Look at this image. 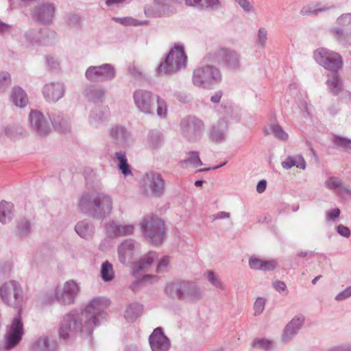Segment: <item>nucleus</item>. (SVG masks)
<instances>
[{
	"instance_id": "nucleus-53",
	"label": "nucleus",
	"mask_w": 351,
	"mask_h": 351,
	"mask_svg": "<svg viewBox=\"0 0 351 351\" xmlns=\"http://www.w3.org/2000/svg\"><path fill=\"white\" fill-rule=\"evenodd\" d=\"M263 262V260L253 256L249 259V266L252 269L261 270Z\"/></svg>"
},
{
	"instance_id": "nucleus-26",
	"label": "nucleus",
	"mask_w": 351,
	"mask_h": 351,
	"mask_svg": "<svg viewBox=\"0 0 351 351\" xmlns=\"http://www.w3.org/2000/svg\"><path fill=\"white\" fill-rule=\"evenodd\" d=\"M136 243L133 239H126L118 247L119 261L125 264L128 258H130L136 247Z\"/></svg>"
},
{
	"instance_id": "nucleus-7",
	"label": "nucleus",
	"mask_w": 351,
	"mask_h": 351,
	"mask_svg": "<svg viewBox=\"0 0 351 351\" xmlns=\"http://www.w3.org/2000/svg\"><path fill=\"white\" fill-rule=\"evenodd\" d=\"M144 237L154 245H160L165 237V223L158 217H145L141 223Z\"/></svg>"
},
{
	"instance_id": "nucleus-29",
	"label": "nucleus",
	"mask_w": 351,
	"mask_h": 351,
	"mask_svg": "<svg viewBox=\"0 0 351 351\" xmlns=\"http://www.w3.org/2000/svg\"><path fill=\"white\" fill-rule=\"evenodd\" d=\"M146 141L149 148L152 150H157L163 145L165 138L162 132L153 129L148 132Z\"/></svg>"
},
{
	"instance_id": "nucleus-48",
	"label": "nucleus",
	"mask_w": 351,
	"mask_h": 351,
	"mask_svg": "<svg viewBox=\"0 0 351 351\" xmlns=\"http://www.w3.org/2000/svg\"><path fill=\"white\" fill-rule=\"evenodd\" d=\"M156 104L157 105V114L160 117H165L167 114V104L165 101L157 95Z\"/></svg>"
},
{
	"instance_id": "nucleus-3",
	"label": "nucleus",
	"mask_w": 351,
	"mask_h": 351,
	"mask_svg": "<svg viewBox=\"0 0 351 351\" xmlns=\"http://www.w3.org/2000/svg\"><path fill=\"white\" fill-rule=\"evenodd\" d=\"M187 56L184 46L176 44L156 69L158 75H171L186 66Z\"/></svg>"
},
{
	"instance_id": "nucleus-55",
	"label": "nucleus",
	"mask_w": 351,
	"mask_h": 351,
	"mask_svg": "<svg viewBox=\"0 0 351 351\" xmlns=\"http://www.w3.org/2000/svg\"><path fill=\"white\" fill-rule=\"evenodd\" d=\"M337 23L341 26H348L351 25V13L343 14L337 19Z\"/></svg>"
},
{
	"instance_id": "nucleus-9",
	"label": "nucleus",
	"mask_w": 351,
	"mask_h": 351,
	"mask_svg": "<svg viewBox=\"0 0 351 351\" xmlns=\"http://www.w3.org/2000/svg\"><path fill=\"white\" fill-rule=\"evenodd\" d=\"M24 335V328L20 310L8 327L4 337L3 350L9 351L16 347L21 341Z\"/></svg>"
},
{
	"instance_id": "nucleus-60",
	"label": "nucleus",
	"mask_w": 351,
	"mask_h": 351,
	"mask_svg": "<svg viewBox=\"0 0 351 351\" xmlns=\"http://www.w3.org/2000/svg\"><path fill=\"white\" fill-rule=\"evenodd\" d=\"M4 133L8 137L13 138L19 134V128L14 125H8L4 128Z\"/></svg>"
},
{
	"instance_id": "nucleus-1",
	"label": "nucleus",
	"mask_w": 351,
	"mask_h": 351,
	"mask_svg": "<svg viewBox=\"0 0 351 351\" xmlns=\"http://www.w3.org/2000/svg\"><path fill=\"white\" fill-rule=\"evenodd\" d=\"M110 304L108 299L97 297L92 299L80 313L76 311L67 313L60 325V337L67 339L77 334L90 335L94 328L106 319V309Z\"/></svg>"
},
{
	"instance_id": "nucleus-39",
	"label": "nucleus",
	"mask_w": 351,
	"mask_h": 351,
	"mask_svg": "<svg viewBox=\"0 0 351 351\" xmlns=\"http://www.w3.org/2000/svg\"><path fill=\"white\" fill-rule=\"evenodd\" d=\"M115 158L119 161L118 169L124 176L132 175L130 165L128 162L125 152L121 150L115 152Z\"/></svg>"
},
{
	"instance_id": "nucleus-37",
	"label": "nucleus",
	"mask_w": 351,
	"mask_h": 351,
	"mask_svg": "<svg viewBox=\"0 0 351 351\" xmlns=\"http://www.w3.org/2000/svg\"><path fill=\"white\" fill-rule=\"evenodd\" d=\"M14 217L13 204L6 201L0 203V222L5 224Z\"/></svg>"
},
{
	"instance_id": "nucleus-24",
	"label": "nucleus",
	"mask_w": 351,
	"mask_h": 351,
	"mask_svg": "<svg viewBox=\"0 0 351 351\" xmlns=\"http://www.w3.org/2000/svg\"><path fill=\"white\" fill-rule=\"evenodd\" d=\"M182 293L180 300L195 302L201 299L202 291L200 288L193 282H182Z\"/></svg>"
},
{
	"instance_id": "nucleus-61",
	"label": "nucleus",
	"mask_w": 351,
	"mask_h": 351,
	"mask_svg": "<svg viewBox=\"0 0 351 351\" xmlns=\"http://www.w3.org/2000/svg\"><path fill=\"white\" fill-rule=\"evenodd\" d=\"M169 264V257L164 256L158 263L156 268L157 272H164L167 271V269Z\"/></svg>"
},
{
	"instance_id": "nucleus-14",
	"label": "nucleus",
	"mask_w": 351,
	"mask_h": 351,
	"mask_svg": "<svg viewBox=\"0 0 351 351\" xmlns=\"http://www.w3.org/2000/svg\"><path fill=\"white\" fill-rule=\"evenodd\" d=\"M182 135L191 142L200 139L204 128L203 122L195 117H187L180 123Z\"/></svg>"
},
{
	"instance_id": "nucleus-5",
	"label": "nucleus",
	"mask_w": 351,
	"mask_h": 351,
	"mask_svg": "<svg viewBox=\"0 0 351 351\" xmlns=\"http://www.w3.org/2000/svg\"><path fill=\"white\" fill-rule=\"evenodd\" d=\"M192 80L195 86L210 89L221 82L222 75L217 66L207 64L193 71Z\"/></svg>"
},
{
	"instance_id": "nucleus-34",
	"label": "nucleus",
	"mask_w": 351,
	"mask_h": 351,
	"mask_svg": "<svg viewBox=\"0 0 351 351\" xmlns=\"http://www.w3.org/2000/svg\"><path fill=\"white\" fill-rule=\"evenodd\" d=\"M75 230L82 238L88 239L93 235L95 228L91 222L83 220L75 225Z\"/></svg>"
},
{
	"instance_id": "nucleus-19",
	"label": "nucleus",
	"mask_w": 351,
	"mask_h": 351,
	"mask_svg": "<svg viewBox=\"0 0 351 351\" xmlns=\"http://www.w3.org/2000/svg\"><path fill=\"white\" fill-rule=\"evenodd\" d=\"M149 343L152 351H168L171 345L170 340L160 327L154 330L149 337Z\"/></svg>"
},
{
	"instance_id": "nucleus-47",
	"label": "nucleus",
	"mask_w": 351,
	"mask_h": 351,
	"mask_svg": "<svg viewBox=\"0 0 351 351\" xmlns=\"http://www.w3.org/2000/svg\"><path fill=\"white\" fill-rule=\"evenodd\" d=\"M271 131L274 135L280 140L287 141L288 139V134L282 129V128L278 125H271Z\"/></svg>"
},
{
	"instance_id": "nucleus-38",
	"label": "nucleus",
	"mask_w": 351,
	"mask_h": 351,
	"mask_svg": "<svg viewBox=\"0 0 351 351\" xmlns=\"http://www.w3.org/2000/svg\"><path fill=\"white\" fill-rule=\"evenodd\" d=\"M85 95L89 100L99 102L104 98L105 90L101 86L91 85L86 89Z\"/></svg>"
},
{
	"instance_id": "nucleus-6",
	"label": "nucleus",
	"mask_w": 351,
	"mask_h": 351,
	"mask_svg": "<svg viewBox=\"0 0 351 351\" xmlns=\"http://www.w3.org/2000/svg\"><path fill=\"white\" fill-rule=\"evenodd\" d=\"M17 4L22 8L32 10V19L42 24H49L53 19L55 5L53 3H39L36 0H17Z\"/></svg>"
},
{
	"instance_id": "nucleus-13",
	"label": "nucleus",
	"mask_w": 351,
	"mask_h": 351,
	"mask_svg": "<svg viewBox=\"0 0 351 351\" xmlns=\"http://www.w3.org/2000/svg\"><path fill=\"white\" fill-rule=\"evenodd\" d=\"M115 76L116 70L114 66L108 63L99 66H90L85 72L86 78L92 82L111 81Z\"/></svg>"
},
{
	"instance_id": "nucleus-31",
	"label": "nucleus",
	"mask_w": 351,
	"mask_h": 351,
	"mask_svg": "<svg viewBox=\"0 0 351 351\" xmlns=\"http://www.w3.org/2000/svg\"><path fill=\"white\" fill-rule=\"evenodd\" d=\"M56 343L46 336L39 337L32 346V351H56Z\"/></svg>"
},
{
	"instance_id": "nucleus-43",
	"label": "nucleus",
	"mask_w": 351,
	"mask_h": 351,
	"mask_svg": "<svg viewBox=\"0 0 351 351\" xmlns=\"http://www.w3.org/2000/svg\"><path fill=\"white\" fill-rule=\"evenodd\" d=\"M334 32L340 43L343 45H351V30L346 32L339 28H335Z\"/></svg>"
},
{
	"instance_id": "nucleus-46",
	"label": "nucleus",
	"mask_w": 351,
	"mask_h": 351,
	"mask_svg": "<svg viewBox=\"0 0 351 351\" xmlns=\"http://www.w3.org/2000/svg\"><path fill=\"white\" fill-rule=\"evenodd\" d=\"M11 83L10 75L7 72L0 73V93L5 92Z\"/></svg>"
},
{
	"instance_id": "nucleus-25",
	"label": "nucleus",
	"mask_w": 351,
	"mask_h": 351,
	"mask_svg": "<svg viewBox=\"0 0 351 351\" xmlns=\"http://www.w3.org/2000/svg\"><path fill=\"white\" fill-rule=\"evenodd\" d=\"M48 116L51 125L56 130L64 134L70 132L69 119L63 113L58 110H53L49 112Z\"/></svg>"
},
{
	"instance_id": "nucleus-18",
	"label": "nucleus",
	"mask_w": 351,
	"mask_h": 351,
	"mask_svg": "<svg viewBox=\"0 0 351 351\" xmlns=\"http://www.w3.org/2000/svg\"><path fill=\"white\" fill-rule=\"evenodd\" d=\"M30 127L40 136H46L51 132L50 124L43 114L37 110H32L28 117Z\"/></svg>"
},
{
	"instance_id": "nucleus-59",
	"label": "nucleus",
	"mask_w": 351,
	"mask_h": 351,
	"mask_svg": "<svg viewBox=\"0 0 351 351\" xmlns=\"http://www.w3.org/2000/svg\"><path fill=\"white\" fill-rule=\"evenodd\" d=\"M128 72L130 74L137 80H141L143 77L141 71L135 65H130L128 66Z\"/></svg>"
},
{
	"instance_id": "nucleus-33",
	"label": "nucleus",
	"mask_w": 351,
	"mask_h": 351,
	"mask_svg": "<svg viewBox=\"0 0 351 351\" xmlns=\"http://www.w3.org/2000/svg\"><path fill=\"white\" fill-rule=\"evenodd\" d=\"M10 97L13 104L19 108H23L28 104L27 94L20 86L13 87Z\"/></svg>"
},
{
	"instance_id": "nucleus-44",
	"label": "nucleus",
	"mask_w": 351,
	"mask_h": 351,
	"mask_svg": "<svg viewBox=\"0 0 351 351\" xmlns=\"http://www.w3.org/2000/svg\"><path fill=\"white\" fill-rule=\"evenodd\" d=\"M332 141L337 146L341 147L348 152L351 151V139L335 135Z\"/></svg>"
},
{
	"instance_id": "nucleus-2",
	"label": "nucleus",
	"mask_w": 351,
	"mask_h": 351,
	"mask_svg": "<svg viewBox=\"0 0 351 351\" xmlns=\"http://www.w3.org/2000/svg\"><path fill=\"white\" fill-rule=\"evenodd\" d=\"M112 205V197L101 191L84 193L78 202V208L82 213L98 219L108 216Z\"/></svg>"
},
{
	"instance_id": "nucleus-41",
	"label": "nucleus",
	"mask_w": 351,
	"mask_h": 351,
	"mask_svg": "<svg viewBox=\"0 0 351 351\" xmlns=\"http://www.w3.org/2000/svg\"><path fill=\"white\" fill-rule=\"evenodd\" d=\"M32 225L29 220L23 218L20 219L16 226V233L21 237H26L31 232Z\"/></svg>"
},
{
	"instance_id": "nucleus-64",
	"label": "nucleus",
	"mask_w": 351,
	"mask_h": 351,
	"mask_svg": "<svg viewBox=\"0 0 351 351\" xmlns=\"http://www.w3.org/2000/svg\"><path fill=\"white\" fill-rule=\"evenodd\" d=\"M46 64L51 70H57L59 68L58 60L53 56L46 57Z\"/></svg>"
},
{
	"instance_id": "nucleus-52",
	"label": "nucleus",
	"mask_w": 351,
	"mask_h": 351,
	"mask_svg": "<svg viewBox=\"0 0 351 351\" xmlns=\"http://www.w3.org/2000/svg\"><path fill=\"white\" fill-rule=\"evenodd\" d=\"M253 347H259L260 348L269 350L272 347V342L266 339H255L252 341Z\"/></svg>"
},
{
	"instance_id": "nucleus-15",
	"label": "nucleus",
	"mask_w": 351,
	"mask_h": 351,
	"mask_svg": "<svg viewBox=\"0 0 351 351\" xmlns=\"http://www.w3.org/2000/svg\"><path fill=\"white\" fill-rule=\"evenodd\" d=\"M108 136L111 143L117 148L130 147L132 140L128 130L119 124L112 125L108 130Z\"/></svg>"
},
{
	"instance_id": "nucleus-51",
	"label": "nucleus",
	"mask_w": 351,
	"mask_h": 351,
	"mask_svg": "<svg viewBox=\"0 0 351 351\" xmlns=\"http://www.w3.org/2000/svg\"><path fill=\"white\" fill-rule=\"evenodd\" d=\"M325 185L330 189H339L342 186V181L337 177H330L325 182Z\"/></svg>"
},
{
	"instance_id": "nucleus-8",
	"label": "nucleus",
	"mask_w": 351,
	"mask_h": 351,
	"mask_svg": "<svg viewBox=\"0 0 351 351\" xmlns=\"http://www.w3.org/2000/svg\"><path fill=\"white\" fill-rule=\"evenodd\" d=\"M0 298L6 305L20 308L23 301V295L19 283L10 280L3 284L0 287ZM19 310L21 311V308Z\"/></svg>"
},
{
	"instance_id": "nucleus-58",
	"label": "nucleus",
	"mask_w": 351,
	"mask_h": 351,
	"mask_svg": "<svg viewBox=\"0 0 351 351\" xmlns=\"http://www.w3.org/2000/svg\"><path fill=\"white\" fill-rule=\"evenodd\" d=\"M207 278L208 281L215 287L221 289H223L221 282L215 276V274L213 271H208Z\"/></svg>"
},
{
	"instance_id": "nucleus-42",
	"label": "nucleus",
	"mask_w": 351,
	"mask_h": 351,
	"mask_svg": "<svg viewBox=\"0 0 351 351\" xmlns=\"http://www.w3.org/2000/svg\"><path fill=\"white\" fill-rule=\"evenodd\" d=\"M100 273L102 280L105 282H109L112 280L114 277L112 265L108 261H105L101 265Z\"/></svg>"
},
{
	"instance_id": "nucleus-4",
	"label": "nucleus",
	"mask_w": 351,
	"mask_h": 351,
	"mask_svg": "<svg viewBox=\"0 0 351 351\" xmlns=\"http://www.w3.org/2000/svg\"><path fill=\"white\" fill-rule=\"evenodd\" d=\"M204 59L210 63L221 65L224 69L236 71L241 69L240 55L234 50L221 47L208 53Z\"/></svg>"
},
{
	"instance_id": "nucleus-10",
	"label": "nucleus",
	"mask_w": 351,
	"mask_h": 351,
	"mask_svg": "<svg viewBox=\"0 0 351 351\" xmlns=\"http://www.w3.org/2000/svg\"><path fill=\"white\" fill-rule=\"evenodd\" d=\"M315 61L330 72H338L342 68L343 61L340 54L320 48L314 52Z\"/></svg>"
},
{
	"instance_id": "nucleus-56",
	"label": "nucleus",
	"mask_w": 351,
	"mask_h": 351,
	"mask_svg": "<svg viewBox=\"0 0 351 351\" xmlns=\"http://www.w3.org/2000/svg\"><path fill=\"white\" fill-rule=\"evenodd\" d=\"M267 31L264 27H261L258 32V45L264 47L267 40Z\"/></svg>"
},
{
	"instance_id": "nucleus-32",
	"label": "nucleus",
	"mask_w": 351,
	"mask_h": 351,
	"mask_svg": "<svg viewBox=\"0 0 351 351\" xmlns=\"http://www.w3.org/2000/svg\"><path fill=\"white\" fill-rule=\"evenodd\" d=\"M281 165L285 169H290L293 167L305 170L306 163L304 157L300 154L288 156L282 162Z\"/></svg>"
},
{
	"instance_id": "nucleus-30",
	"label": "nucleus",
	"mask_w": 351,
	"mask_h": 351,
	"mask_svg": "<svg viewBox=\"0 0 351 351\" xmlns=\"http://www.w3.org/2000/svg\"><path fill=\"white\" fill-rule=\"evenodd\" d=\"M134 226L132 225H119L112 222L107 228L108 234L112 237H117L131 234L133 233Z\"/></svg>"
},
{
	"instance_id": "nucleus-20",
	"label": "nucleus",
	"mask_w": 351,
	"mask_h": 351,
	"mask_svg": "<svg viewBox=\"0 0 351 351\" xmlns=\"http://www.w3.org/2000/svg\"><path fill=\"white\" fill-rule=\"evenodd\" d=\"M110 114L108 106H97L90 112L88 123L91 127L98 128L108 122Z\"/></svg>"
},
{
	"instance_id": "nucleus-11",
	"label": "nucleus",
	"mask_w": 351,
	"mask_h": 351,
	"mask_svg": "<svg viewBox=\"0 0 351 351\" xmlns=\"http://www.w3.org/2000/svg\"><path fill=\"white\" fill-rule=\"evenodd\" d=\"M156 96L151 91L141 88L136 89L133 93L135 106L143 114H154Z\"/></svg>"
},
{
	"instance_id": "nucleus-63",
	"label": "nucleus",
	"mask_w": 351,
	"mask_h": 351,
	"mask_svg": "<svg viewBox=\"0 0 351 351\" xmlns=\"http://www.w3.org/2000/svg\"><path fill=\"white\" fill-rule=\"evenodd\" d=\"M276 266L277 263L275 260L263 261L261 270L265 271H273L276 269Z\"/></svg>"
},
{
	"instance_id": "nucleus-36",
	"label": "nucleus",
	"mask_w": 351,
	"mask_h": 351,
	"mask_svg": "<svg viewBox=\"0 0 351 351\" xmlns=\"http://www.w3.org/2000/svg\"><path fill=\"white\" fill-rule=\"evenodd\" d=\"M143 311V305L138 302H133L128 306L125 311V317L130 322H134Z\"/></svg>"
},
{
	"instance_id": "nucleus-27",
	"label": "nucleus",
	"mask_w": 351,
	"mask_h": 351,
	"mask_svg": "<svg viewBox=\"0 0 351 351\" xmlns=\"http://www.w3.org/2000/svg\"><path fill=\"white\" fill-rule=\"evenodd\" d=\"M228 125L224 119L219 120L213 124L210 130V138L216 143H221L226 140Z\"/></svg>"
},
{
	"instance_id": "nucleus-62",
	"label": "nucleus",
	"mask_w": 351,
	"mask_h": 351,
	"mask_svg": "<svg viewBox=\"0 0 351 351\" xmlns=\"http://www.w3.org/2000/svg\"><path fill=\"white\" fill-rule=\"evenodd\" d=\"M336 230L339 235L343 237L348 238L350 237L351 232L350 228L343 224L337 226Z\"/></svg>"
},
{
	"instance_id": "nucleus-49",
	"label": "nucleus",
	"mask_w": 351,
	"mask_h": 351,
	"mask_svg": "<svg viewBox=\"0 0 351 351\" xmlns=\"http://www.w3.org/2000/svg\"><path fill=\"white\" fill-rule=\"evenodd\" d=\"M266 300L262 297H258L254 304V315H261L265 306Z\"/></svg>"
},
{
	"instance_id": "nucleus-28",
	"label": "nucleus",
	"mask_w": 351,
	"mask_h": 351,
	"mask_svg": "<svg viewBox=\"0 0 351 351\" xmlns=\"http://www.w3.org/2000/svg\"><path fill=\"white\" fill-rule=\"evenodd\" d=\"M326 85L328 91L333 95H338L343 90V80L339 72H330L327 75Z\"/></svg>"
},
{
	"instance_id": "nucleus-35",
	"label": "nucleus",
	"mask_w": 351,
	"mask_h": 351,
	"mask_svg": "<svg viewBox=\"0 0 351 351\" xmlns=\"http://www.w3.org/2000/svg\"><path fill=\"white\" fill-rule=\"evenodd\" d=\"M183 280H178L167 284L164 289L165 295L171 299L180 300Z\"/></svg>"
},
{
	"instance_id": "nucleus-21",
	"label": "nucleus",
	"mask_w": 351,
	"mask_h": 351,
	"mask_svg": "<svg viewBox=\"0 0 351 351\" xmlns=\"http://www.w3.org/2000/svg\"><path fill=\"white\" fill-rule=\"evenodd\" d=\"M305 322V317L303 315H296L285 326L281 336V339L284 343L290 341L302 328Z\"/></svg>"
},
{
	"instance_id": "nucleus-40",
	"label": "nucleus",
	"mask_w": 351,
	"mask_h": 351,
	"mask_svg": "<svg viewBox=\"0 0 351 351\" xmlns=\"http://www.w3.org/2000/svg\"><path fill=\"white\" fill-rule=\"evenodd\" d=\"M180 164L182 167L190 166L195 168L203 165L199 158V152L195 151L188 152L186 158L181 160Z\"/></svg>"
},
{
	"instance_id": "nucleus-50",
	"label": "nucleus",
	"mask_w": 351,
	"mask_h": 351,
	"mask_svg": "<svg viewBox=\"0 0 351 351\" xmlns=\"http://www.w3.org/2000/svg\"><path fill=\"white\" fill-rule=\"evenodd\" d=\"M40 302L43 304L48 305L52 304L56 299L55 289L50 291L44 293L40 297Z\"/></svg>"
},
{
	"instance_id": "nucleus-17",
	"label": "nucleus",
	"mask_w": 351,
	"mask_h": 351,
	"mask_svg": "<svg viewBox=\"0 0 351 351\" xmlns=\"http://www.w3.org/2000/svg\"><path fill=\"white\" fill-rule=\"evenodd\" d=\"M79 291L80 287L75 281L68 280L64 284L61 292L58 291V287L55 288L56 299L60 304L64 305L73 304Z\"/></svg>"
},
{
	"instance_id": "nucleus-23",
	"label": "nucleus",
	"mask_w": 351,
	"mask_h": 351,
	"mask_svg": "<svg viewBox=\"0 0 351 351\" xmlns=\"http://www.w3.org/2000/svg\"><path fill=\"white\" fill-rule=\"evenodd\" d=\"M156 259H158L157 253L155 252H149L134 264L132 267L133 276L136 279L141 278V273L147 272Z\"/></svg>"
},
{
	"instance_id": "nucleus-57",
	"label": "nucleus",
	"mask_w": 351,
	"mask_h": 351,
	"mask_svg": "<svg viewBox=\"0 0 351 351\" xmlns=\"http://www.w3.org/2000/svg\"><path fill=\"white\" fill-rule=\"evenodd\" d=\"M351 298V285L339 293L335 298L336 301L341 302Z\"/></svg>"
},
{
	"instance_id": "nucleus-45",
	"label": "nucleus",
	"mask_w": 351,
	"mask_h": 351,
	"mask_svg": "<svg viewBox=\"0 0 351 351\" xmlns=\"http://www.w3.org/2000/svg\"><path fill=\"white\" fill-rule=\"evenodd\" d=\"M319 4L316 5V8H313L311 5L304 7L301 10V13L304 15H316L319 12H325L329 10L328 7H319Z\"/></svg>"
},
{
	"instance_id": "nucleus-22",
	"label": "nucleus",
	"mask_w": 351,
	"mask_h": 351,
	"mask_svg": "<svg viewBox=\"0 0 351 351\" xmlns=\"http://www.w3.org/2000/svg\"><path fill=\"white\" fill-rule=\"evenodd\" d=\"M65 92L64 84L61 82H51L46 84L43 88V94L48 102L55 103L61 99Z\"/></svg>"
},
{
	"instance_id": "nucleus-16",
	"label": "nucleus",
	"mask_w": 351,
	"mask_h": 351,
	"mask_svg": "<svg viewBox=\"0 0 351 351\" xmlns=\"http://www.w3.org/2000/svg\"><path fill=\"white\" fill-rule=\"evenodd\" d=\"M56 32L47 28L29 29L25 33L26 40L30 43H36L42 45L53 44L56 38Z\"/></svg>"
},
{
	"instance_id": "nucleus-12",
	"label": "nucleus",
	"mask_w": 351,
	"mask_h": 351,
	"mask_svg": "<svg viewBox=\"0 0 351 351\" xmlns=\"http://www.w3.org/2000/svg\"><path fill=\"white\" fill-rule=\"evenodd\" d=\"M142 189L145 195L160 197L165 191V181L160 173L150 171L142 179Z\"/></svg>"
},
{
	"instance_id": "nucleus-54",
	"label": "nucleus",
	"mask_w": 351,
	"mask_h": 351,
	"mask_svg": "<svg viewBox=\"0 0 351 351\" xmlns=\"http://www.w3.org/2000/svg\"><path fill=\"white\" fill-rule=\"evenodd\" d=\"M274 288L280 294L287 295L289 291L286 284L281 280H276L272 283Z\"/></svg>"
}]
</instances>
